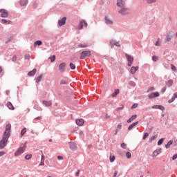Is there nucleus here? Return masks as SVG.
<instances>
[{
    "mask_svg": "<svg viewBox=\"0 0 177 177\" xmlns=\"http://www.w3.org/2000/svg\"><path fill=\"white\" fill-rule=\"evenodd\" d=\"M16 60H17V57L16 56H14V57H12V61H13V62H16Z\"/></svg>",
    "mask_w": 177,
    "mask_h": 177,
    "instance_id": "nucleus-55",
    "label": "nucleus"
},
{
    "mask_svg": "<svg viewBox=\"0 0 177 177\" xmlns=\"http://www.w3.org/2000/svg\"><path fill=\"white\" fill-rule=\"evenodd\" d=\"M35 109L36 110H39V111H41V110H42V109L41 107H39L38 105H35Z\"/></svg>",
    "mask_w": 177,
    "mask_h": 177,
    "instance_id": "nucleus-48",
    "label": "nucleus"
},
{
    "mask_svg": "<svg viewBox=\"0 0 177 177\" xmlns=\"http://www.w3.org/2000/svg\"><path fill=\"white\" fill-rule=\"evenodd\" d=\"M105 23L106 24H113V21H111V19H110V18L106 17H105Z\"/></svg>",
    "mask_w": 177,
    "mask_h": 177,
    "instance_id": "nucleus-22",
    "label": "nucleus"
},
{
    "mask_svg": "<svg viewBox=\"0 0 177 177\" xmlns=\"http://www.w3.org/2000/svg\"><path fill=\"white\" fill-rule=\"evenodd\" d=\"M157 0H147V3H153L156 2Z\"/></svg>",
    "mask_w": 177,
    "mask_h": 177,
    "instance_id": "nucleus-47",
    "label": "nucleus"
},
{
    "mask_svg": "<svg viewBox=\"0 0 177 177\" xmlns=\"http://www.w3.org/2000/svg\"><path fill=\"white\" fill-rule=\"evenodd\" d=\"M172 38H174V32H170L167 36V41L169 42Z\"/></svg>",
    "mask_w": 177,
    "mask_h": 177,
    "instance_id": "nucleus-16",
    "label": "nucleus"
},
{
    "mask_svg": "<svg viewBox=\"0 0 177 177\" xmlns=\"http://www.w3.org/2000/svg\"><path fill=\"white\" fill-rule=\"evenodd\" d=\"M51 63H53V62H55V60H56V56L55 55H52L48 58Z\"/></svg>",
    "mask_w": 177,
    "mask_h": 177,
    "instance_id": "nucleus-32",
    "label": "nucleus"
},
{
    "mask_svg": "<svg viewBox=\"0 0 177 177\" xmlns=\"http://www.w3.org/2000/svg\"><path fill=\"white\" fill-rule=\"evenodd\" d=\"M138 117L137 115H133L128 120L127 122L129 124L130 122H132L134 120H136V118Z\"/></svg>",
    "mask_w": 177,
    "mask_h": 177,
    "instance_id": "nucleus-17",
    "label": "nucleus"
},
{
    "mask_svg": "<svg viewBox=\"0 0 177 177\" xmlns=\"http://www.w3.org/2000/svg\"><path fill=\"white\" fill-rule=\"evenodd\" d=\"M26 147L27 145L26 144L21 145L20 147L15 153V156H21V154H23V153H24V151H26Z\"/></svg>",
    "mask_w": 177,
    "mask_h": 177,
    "instance_id": "nucleus-2",
    "label": "nucleus"
},
{
    "mask_svg": "<svg viewBox=\"0 0 177 177\" xmlns=\"http://www.w3.org/2000/svg\"><path fill=\"white\" fill-rule=\"evenodd\" d=\"M126 156L127 158H131V157H132V154L130 152H127Z\"/></svg>",
    "mask_w": 177,
    "mask_h": 177,
    "instance_id": "nucleus-42",
    "label": "nucleus"
},
{
    "mask_svg": "<svg viewBox=\"0 0 177 177\" xmlns=\"http://www.w3.org/2000/svg\"><path fill=\"white\" fill-rule=\"evenodd\" d=\"M91 53V50L82 51L80 54V59H85V57H90Z\"/></svg>",
    "mask_w": 177,
    "mask_h": 177,
    "instance_id": "nucleus-3",
    "label": "nucleus"
},
{
    "mask_svg": "<svg viewBox=\"0 0 177 177\" xmlns=\"http://www.w3.org/2000/svg\"><path fill=\"white\" fill-rule=\"evenodd\" d=\"M175 97V99H176V97H177V93H175L174 94V97Z\"/></svg>",
    "mask_w": 177,
    "mask_h": 177,
    "instance_id": "nucleus-61",
    "label": "nucleus"
},
{
    "mask_svg": "<svg viewBox=\"0 0 177 177\" xmlns=\"http://www.w3.org/2000/svg\"><path fill=\"white\" fill-rule=\"evenodd\" d=\"M44 161V160H41V162H40L39 165H41V166L45 165V162Z\"/></svg>",
    "mask_w": 177,
    "mask_h": 177,
    "instance_id": "nucleus-53",
    "label": "nucleus"
},
{
    "mask_svg": "<svg viewBox=\"0 0 177 177\" xmlns=\"http://www.w3.org/2000/svg\"><path fill=\"white\" fill-rule=\"evenodd\" d=\"M102 117L104 120H108V118H110V115H109L108 113H104L102 115Z\"/></svg>",
    "mask_w": 177,
    "mask_h": 177,
    "instance_id": "nucleus-33",
    "label": "nucleus"
},
{
    "mask_svg": "<svg viewBox=\"0 0 177 177\" xmlns=\"http://www.w3.org/2000/svg\"><path fill=\"white\" fill-rule=\"evenodd\" d=\"M2 73V67L0 66V73Z\"/></svg>",
    "mask_w": 177,
    "mask_h": 177,
    "instance_id": "nucleus-64",
    "label": "nucleus"
},
{
    "mask_svg": "<svg viewBox=\"0 0 177 177\" xmlns=\"http://www.w3.org/2000/svg\"><path fill=\"white\" fill-rule=\"evenodd\" d=\"M1 17H8V11L5 9L0 10Z\"/></svg>",
    "mask_w": 177,
    "mask_h": 177,
    "instance_id": "nucleus-8",
    "label": "nucleus"
},
{
    "mask_svg": "<svg viewBox=\"0 0 177 177\" xmlns=\"http://www.w3.org/2000/svg\"><path fill=\"white\" fill-rule=\"evenodd\" d=\"M126 59H127L128 62L127 66L129 67H131L132 66V64L133 63V57L128 54H126Z\"/></svg>",
    "mask_w": 177,
    "mask_h": 177,
    "instance_id": "nucleus-4",
    "label": "nucleus"
},
{
    "mask_svg": "<svg viewBox=\"0 0 177 177\" xmlns=\"http://www.w3.org/2000/svg\"><path fill=\"white\" fill-rule=\"evenodd\" d=\"M60 84H61V85H66V84H67V81L61 80Z\"/></svg>",
    "mask_w": 177,
    "mask_h": 177,
    "instance_id": "nucleus-46",
    "label": "nucleus"
},
{
    "mask_svg": "<svg viewBox=\"0 0 177 177\" xmlns=\"http://www.w3.org/2000/svg\"><path fill=\"white\" fill-rule=\"evenodd\" d=\"M41 80H42V75H40L39 77L36 78V82L38 84V82H41Z\"/></svg>",
    "mask_w": 177,
    "mask_h": 177,
    "instance_id": "nucleus-34",
    "label": "nucleus"
},
{
    "mask_svg": "<svg viewBox=\"0 0 177 177\" xmlns=\"http://www.w3.org/2000/svg\"><path fill=\"white\" fill-rule=\"evenodd\" d=\"M66 20H67V18L63 17L61 20L58 21L59 26H64L66 24Z\"/></svg>",
    "mask_w": 177,
    "mask_h": 177,
    "instance_id": "nucleus-13",
    "label": "nucleus"
},
{
    "mask_svg": "<svg viewBox=\"0 0 177 177\" xmlns=\"http://www.w3.org/2000/svg\"><path fill=\"white\" fill-rule=\"evenodd\" d=\"M111 45H115V46H118V47H120V42H118V41H116V42H111Z\"/></svg>",
    "mask_w": 177,
    "mask_h": 177,
    "instance_id": "nucleus-36",
    "label": "nucleus"
},
{
    "mask_svg": "<svg viewBox=\"0 0 177 177\" xmlns=\"http://www.w3.org/2000/svg\"><path fill=\"white\" fill-rule=\"evenodd\" d=\"M151 91H154V87H150V88L148 89V92H150Z\"/></svg>",
    "mask_w": 177,
    "mask_h": 177,
    "instance_id": "nucleus-54",
    "label": "nucleus"
},
{
    "mask_svg": "<svg viewBox=\"0 0 177 177\" xmlns=\"http://www.w3.org/2000/svg\"><path fill=\"white\" fill-rule=\"evenodd\" d=\"M75 122L78 127H82L85 124V120L84 119H77Z\"/></svg>",
    "mask_w": 177,
    "mask_h": 177,
    "instance_id": "nucleus-10",
    "label": "nucleus"
},
{
    "mask_svg": "<svg viewBox=\"0 0 177 177\" xmlns=\"http://www.w3.org/2000/svg\"><path fill=\"white\" fill-rule=\"evenodd\" d=\"M76 176H80V170L76 172Z\"/></svg>",
    "mask_w": 177,
    "mask_h": 177,
    "instance_id": "nucleus-60",
    "label": "nucleus"
},
{
    "mask_svg": "<svg viewBox=\"0 0 177 177\" xmlns=\"http://www.w3.org/2000/svg\"><path fill=\"white\" fill-rule=\"evenodd\" d=\"M109 160L111 162H114V161H115V156L111 154L109 156Z\"/></svg>",
    "mask_w": 177,
    "mask_h": 177,
    "instance_id": "nucleus-28",
    "label": "nucleus"
},
{
    "mask_svg": "<svg viewBox=\"0 0 177 177\" xmlns=\"http://www.w3.org/2000/svg\"><path fill=\"white\" fill-rule=\"evenodd\" d=\"M175 100V97H172L171 100L168 101V103H172Z\"/></svg>",
    "mask_w": 177,
    "mask_h": 177,
    "instance_id": "nucleus-51",
    "label": "nucleus"
},
{
    "mask_svg": "<svg viewBox=\"0 0 177 177\" xmlns=\"http://www.w3.org/2000/svg\"><path fill=\"white\" fill-rule=\"evenodd\" d=\"M10 128H12V125H10V124H8L6 126V130L4 131L3 138L0 141V150H2V149H3L8 144L9 136H10Z\"/></svg>",
    "mask_w": 177,
    "mask_h": 177,
    "instance_id": "nucleus-1",
    "label": "nucleus"
},
{
    "mask_svg": "<svg viewBox=\"0 0 177 177\" xmlns=\"http://www.w3.org/2000/svg\"><path fill=\"white\" fill-rule=\"evenodd\" d=\"M118 174V172L115 171V172H114V177L117 176V174Z\"/></svg>",
    "mask_w": 177,
    "mask_h": 177,
    "instance_id": "nucleus-62",
    "label": "nucleus"
},
{
    "mask_svg": "<svg viewBox=\"0 0 177 177\" xmlns=\"http://www.w3.org/2000/svg\"><path fill=\"white\" fill-rule=\"evenodd\" d=\"M37 73V69L36 68H34L32 71H30L28 73V75L29 77H32V75H35V73Z\"/></svg>",
    "mask_w": 177,
    "mask_h": 177,
    "instance_id": "nucleus-19",
    "label": "nucleus"
},
{
    "mask_svg": "<svg viewBox=\"0 0 177 177\" xmlns=\"http://www.w3.org/2000/svg\"><path fill=\"white\" fill-rule=\"evenodd\" d=\"M35 45H38V46H41V45H42V41H36L35 42Z\"/></svg>",
    "mask_w": 177,
    "mask_h": 177,
    "instance_id": "nucleus-38",
    "label": "nucleus"
},
{
    "mask_svg": "<svg viewBox=\"0 0 177 177\" xmlns=\"http://www.w3.org/2000/svg\"><path fill=\"white\" fill-rule=\"evenodd\" d=\"M69 66H70V68H71V70H75V64H74L73 63H70Z\"/></svg>",
    "mask_w": 177,
    "mask_h": 177,
    "instance_id": "nucleus-35",
    "label": "nucleus"
},
{
    "mask_svg": "<svg viewBox=\"0 0 177 177\" xmlns=\"http://www.w3.org/2000/svg\"><path fill=\"white\" fill-rule=\"evenodd\" d=\"M41 117H37V118H35V120H41Z\"/></svg>",
    "mask_w": 177,
    "mask_h": 177,
    "instance_id": "nucleus-63",
    "label": "nucleus"
},
{
    "mask_svg": "<svg viewBox=\"0 0 177 177\" xmlns=\"http://www.w3.org/2000/svg\"><path fill=\"white\" fill-rule=\"evenodd\" d=\"M136 107H138V104L136 103V104L132 105L131 109L133 110V109H136Z\"/></svg>",
    "mask_w": 177,
    "mask_h": 177,
    "instance_id": "nucleus-50",
    "label": "nucleus"
},
{
    "mask_svg": "<svg viewBox=\"0 0 177 177\" xmlns=\"http://www.w3.org/2000/svg\"><path fill=\"white\" fill-rule=\"evenodd\" d=\"M45 156L44 155H41V161H44Z\"/></svg>",
    "mask_w": 177,
    "mask_h": 177,
    "instance_id": "nucleus-58",
    "label": "nucleus"
},
{
    "mask_svg": "<svg viewBox=\"0 0 177 177\" xmlns=\"http://www.w3.org/2000/svg\"><path fill=\"white\" fill-rule=\"evenodd\" d=\"M118 93H120V90L118 88L115 89L114 93L112 94V97H115V96H117V95H118Z\"/></svg>",
    "mask_w": 177,
    "mask_h": 177,
    "instance_id": "nucleus-25",
    "label": "nucleus"
},
{
    "mask_svg": "<svg viewBox=\"0 0 177 177\" xmlns=\"http://www.w3.org/2000/svg\"><path fill=\"white\" fill-rule=\"evenodd\" d=\"M171 68L173 71H176V67L174 64H171Z\"/></svg>",
    "mask_w": 177,
    "mask_h": 177,
    "instance_id": "nucleus-43",
    "label": "nucleus"
},
{
    "mask_svg": "<svg viewBox=\"0 0 177 177\" xmlns=\"http://www.w3.org/2000/svg\"><path fill=\"white\" fill-rule=\"evenodd\" d=\"M43 104H44V105L46 106V107L52 106V102L50 101H43Z\"/></svg>",
    "mask_w": 177,
    "mask_h": 177,
    "instance_id": "nucleus-21",
    "label": "nucleus"
},
{
    "mask_svg": "<svg viewBox=\"0 0 177 177\" xmlns=\"http://www.w3.org/2000/svg\"><path fill=\"white\" fill-rule=\"evenodd\" d=\"M1 23L3 24H10L12 23L11 21H7L6 19H2Z\"/></svg>",
    "mask_w": 177,
    "mask_h": 177,
    "instance_id": "nucleus-29",
    "label": "nucleus"
},
{
    "mask_svg": "<svg viewBox=\"0 0 177 177\" xmlns=\"http://www.w3.org/2000/svg\"><path fill=\"white\" fill-rule=\"evenodd\" d=\"M177 158V154L174 155V156L172 157V160H176Z\"/></svg>",
    "mask_w": 177,
    "mask_h": 177,
    "instance_id": "nucleus-56",
    "label": "nucleus"
},
{
    "mask_svg": "<svg viewBox=\"0 0 177 177\" xmlns=\"http://www.w3.org/2000/svg\"><path fill=\"white\" fill-rule=\"evenodd\" d=\"M139 70V66H132L130 69L131 74H135Z\"/></svg>",
    "mask_w": 177,
    "mask_h": 177,
    "instance_id": "nucleus-12",
    "label": "nucleus"
},
{
    "mask_svg": "<svg viewBox=\"0 0 177 177\" xmlns=\"http://www.w3.org/2000/svg\"><path fill=\"white\" fill-rule=\"evenodd\" d=\"M28 3V0H21L20 1V5H21V6H26V5H27Z\"/></svg>",
    "mask_w": 177,
    "mask_h": 177,
    "instance_id": "nucleus-20",
    "label": "nucleus"
},
{
    "mask_svg": "<svg viewBox=\"0 0 177 177\" xmlns=\"http://www.w3.org/2000/svg\"><path fill=\"white\" fill-rule=\"evenodd\" d=\"M119 13L120 15H122L123 16H125V15H128V13H129V10H128V8H125V7H123L120 10H119Z\"/></svg>",
    "mask_w": 177,
    "mask_h": 177,
    "instance_id": "nucleus-7",
    "label": "nucleus"
},
{
    "mask_svg": "<svg viewBox=\"0 0 177 177\" xmlns=\"http://www.w3.org/2000/svg\"><path fill=\"white\" fill-rule=\"evenodd\" d=\"M78 48H88V44L86 43L79 44Z\"/></svg>",
    "mask_w": 177,
    "mask_h": 177,
    "instance_id": "nucleus-27",
    "label": "nucleus"
},
{
    "mask_svg": "<svg viewBox=\"0 0 177 177\" xmlns=\"http://www.w3.org/2000/svg\"><path fill=\"white\" fill-rule=\"evenodd\" d=\"M66 66H67V64L65 62H62L59 64L58 67L59 73H64L66 71Z\"/></svg>",
    "mask_w": 177,
    "mask_h": 177,
    "instance_id": "nucleus-5",
    "label": "nucleus"
},
{
    "mask_svg": "<svg viewBox=\"0 0 177 177\" xmlns=\"http://www.w3.org/2000/svg\"><path fill=\"white\" fill-rule=\"evenodd\" d=\"M121 128H122V125L121 124V123L118 124L117 126V129L115 133V135H117V133H118V131H120V129H121Z\"/></svg>",
    "mask_w": 177,
    "mask_h": 177,
    "instance_id": "nucleus-24",
    "label": "nucleus"
},
{
    "mask_svg": "<svg viewBox=\"0 0 177 177\" xmlns=\"http://www.w3.org/2000/svg\"><path fill=\"white\" fill-rule=\"evenodd\" d=\"M152 109H159L161 110L162 111H164L165 110V108H164V106L162 105H154L152 106Z\"/></svg>",
    "mask_w": 177,
    "mask_h": 177,
    "instance_id": "nucleus-14",
    "label": "nucleus"
},
{
    "mask_svg": "<svg viewBox=\"0 0 177 177\" xmlns=\"http://www.w3.org/2000/svg\"><path fill=\"white\" fill-rule=\"evenodd\" d=\"M26 132H27V131L26 130V128L23 129L21 131V136H23L24 133H26Z\"/></svg>",
    "mask_w": 177,
    "mask_h": 177,
    "instance_id": "nucleus-41",
    "label": "nucleus"
},
{
    "mask_svg": "<svg viewBox=\"0 0 177 177\" xmlns=\"http://www.w3.org/2000/svg\"><path fill=\"white\" fill-rule=\"evenodd\" d=\"M160 45H161V41L160 38H158L155 43V46H160Z\"/></svg>",
    "mask_w": 177,
    "mask_h": 177,
    "instance_id": "nucleus-30",
    "label": "nucleus"
},
{
    "mask_svg": "<svg viewBox=\"0 0 177 177\" xmlns=\"http://www.w3.org/2000/svg\"><path fill=\"white\" fill-rule=\"evenodd\" d=\"M7 107L9 110H15V106H13V104L10 102H7Z\"/></svg>",
    "mask_w": 177,
    "mask_h": 177,
    "instance_id": "nucleus-18",
    "label": "nucleus"
},
{
    "mask_svg": "<svg viewBox=\"0 0 177 177\" xmlns=\"http://www.w3.org/2000/svg\"><path fill=\"white\" fill-rule=\"evenodd\" d=\"M163 142H164V138L160 139L158 142V146H160V145H162Z\"/></svg>",
    "mask_w": 177,
    "mask_h": 177,
    "instance_id": "nucleus-39",
    "label": "nucleus"
},
{
    "mask_svg": "<svg viewBox=\"0 0 177 177\" xmlns=\"http://www.w3.org/2000/svg\"><path fill=\"white\" fill-rule=\"evenodd\" d=\"M32 157V155L28 154L25 156V160H30V158Z\"/></svg>",
    "mask_w": 177,
    "mask_h": 177,
    "instance_id": "nucleus-37",
    "label": "nucleus"
},
{
    "mask_svg": "<svg viewBox=\"0 0 177 177\" xmlns=\"http://www.w3.org/2000/svg\"><path fill=\"white\" fill-rule=\"evenodd\" d=\"M5 154H6V153H5L4 151H0V157L5 156Z\"/></svg>",
    "mask_w": 177,
    "mask_h": 177,
    "instance_id": "nucleus-52",
    "label": "nucleus"
},
{
    "mask_svg": "<svg viewBox=\"0 0 177 177\" xmlns=\"http://www.w3.org/2000/svg\"><path fill=\"white\" fill-rule=\"evenodd\" d=\"M120 146H121L122 149H127V144H125V143H122L120 145Z\"/></svg>",
    "mask_w": 177,
    "mask_h": 177,
    "instance_id": "nucleus-45",
    "label": "nucleus"
},
{
    "mask_svg": "<svg viewBox=\"0 0 177 177\" xmlns=\"http://www.w3.org/2000/svg\"><path fill=\"white\" fill-rule=\"evenodd\" d=\"M24 57L26 60H30V55L26 54Z\"/></svg>",
    "mask_w": 177,
    "mask_h": 177,
    "instance_id": "nucleus-49",
    "label": "nucleus"
},
{
    "mask_svg": "<svg viewBox=\"0 0 177 177\" xmlns=\"http://www.w3.org/2000/svg\"><path fill=\"white\" fill-rule=\"evenodd\" d=\"M69 146L71 150H77V145L75 142H70Z\"/></svg>",
    "mask_w": 177,
    "mask_h": 177,
    "instance_id": "nucleus-15",
    "label": "nucleus"
},
{
    "mask_svg": "<svg viewBox=\"0 0 177 177\" xmlns=\"http://www.w3.org/2000/svg\"><path fill=\"white\" fill-rule=\"evenodd\" d=\"M57 160H63V156H57Z\"/></svg>",
    "mask_w": 177,
    "mask_h": 177,
    "instance_id": "nucleus-57",
    "label": "nucleus"
},
{
    "mask_svg": "<svg viewBox=\"0 0 177 177\" xmlns=\"http://www.w3.org/2000/svg\"><path fill=\"white\" fill-rule=\"evenodd\" d=\"M158 154H160V151L156 150L153 152L152 157H157V156H158Z\"/></svg>",
    "mask_w": 177,
    "mask_h": 177,
    "instance_id": "nucleus-26",
    "label": "nucleus"
},
{
    "mask_svg": "<svg viewBox=\"0 0 177 177\" xmlns=\"http://www.w3.org/2000/svg\"><path fill=\"white\" fill-rule=\"evenodd\" d=\"M160 96V93L158 92H155L149 94L148 95L149 99H154V97H158Z\"/></svg>",
    "mask_w": 177,
    "mask_h": 177,
    "instance_id": "nucleus-9",
    "label": "nucleus"
},
{
    "mask_svg": "<svg viewBox=\"0 0 177 177\" xmlns=\"http://www.w3.org/2000/svg\"><path fill=\"white\" fill-rule=\"evenodd\" d=\"M138 124H139L138 122H133V124H131L128 127V130H129V131H131V129H132V128H133V127H136V125H138Z\"/></svg>",
    "mask_w": 177,
    "mask_h": 177,
    "instance_id": "nucleus-23",
    "label": "nucleus"
},
{
    "mask_svg": "<svg viewBox=\"0 0 177 177\" xmlns=\"http://www.w3.org/2000/svg\"><path fill=\"white\" fill-rule=\"evenodd\" d=\"M84 26L88 27V24L86 23V21H85V20H81L79 24L78 29L82 30V28H84Z\"/></svg>",
    "mask_w": 177,
    "mask_h": 177,
    "instance_id": "nucleus-6",
    "label": "nucleus"
},
{
    "mask_svg": "<svg viewBox=\"0 0 177 177\" xmlns=\"http://www.w3.org/2000/svg\"><path fill=\"white\" fill-rule=\"evenodd\" d=\"M172 143H174V141H172V140L169 141L167 142V144L166 145V149H169V147H171Z\"/></svg>",
    "mask_w": 177,
    "mask_h": 177,
    "instance_id": "nucleus-31",
    "label": "nucleus"
},
{
    "mask_svg": "<svg viewBox=\"0 0 177 177\" xmlns=\"http://www.w3.org/2000/svg\"><path fill=\"white\" fill-rule=\"evenodd\" d=\"M168 84H169V85H172V80H169V81H168Z\"/></svg>",
    "mask_w": 177,
    "mask_h": 177,
    "instance_id": "nucleus-59",
    "label": "nucleus"
},
{
    "mask_svg": "<svg viewBox=\"0 0 177 177\" xmlns=\"http://www.w3.org/2000/svg\"><path fill=\"white\" fill-rule=\"evenodd\" d=\"M149 137V133H145L142 137L143 140H146V138Z\"/></svg>",
    "mask_w": 177,
    "mask_h": 177,
    "instance_id": "nucleus-40",
    "label": "nucleus"
},
{
    "mask_svg": "<svg viewBox=\"0 0 177 177\" xmlns=\"http://www.w3.org/2000/svg\"><path fill=\"white\" fill-rule=\"evenodd\" d=\"M152 60H153V62H157V60H158V57H157V56H153V57H152Z\"/></svg>",
    "mask_w": 177,
    "mask_h": 177,
    "instance_id": "nucleus-44",
    "label": "nucleus"
},
{
    "mask_svg": "<svg viewBox=\"0 0 177 177\" xmlns=\"http://www.w3.org/2000/svg\"><path fill=\"white\" fill-rule=\"evenodd\" d=\"M117 6L118 8H122L125 7V3L122 1V0H118Z\"/></svg>",
    "mask_w": 177,
    "mask_h": 177,
    "instance_id": "nucleus-11",
    "label": "nucleus"
}]
</instances>
